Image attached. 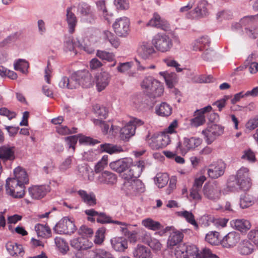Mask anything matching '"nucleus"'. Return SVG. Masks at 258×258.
I'll list each match as a JSON object with an SVG mask.
<instances>
[{
  "instance_id": "1",
  "label": "nucleus",
  "mask_w": 258,
  "mask_h": 258,
  "mask_svg": "<svg viewBox=\"0 0 258 258\" xmlns=\"http://www.w3.org/2000/svg\"><path fill=\"white\" fill-rule=\"evenodd\" d=\"M142 88L151 97L161 96L164 92L163 85L157 80L151 76L144 79L141 84Z\"/></svg>"
},
{
  "instance_id": "2",
  "label": "nucleus",
  "mask_w": 258,
  "mask_h": 258,
  "mask_svg": "<svg viewBox=\"0 0 258 258\" xmlns=\"http://www.w3.org/2000/svg\"><path fill=\"white\" fill-rule=\"evenodd\" d=\"M151 42L157 51L163 53L169 51L173 47L172 40L166 34H156L153 37Z\"/></svg>"
},
{
  "instance_id": "3",
  "label": "nucleus",
  "mask_w": 258,
  "mask_h": 258,
  "mask_svg": "<svg viewBox=\"0 0 258 258\" xmlns=\"http://www.w3.org/2000/svg\"><path fill=\"white\" fill-rule=\"evenodd\" d=\"M202 142V139L200 138H184L178 143L176 150L179 153L185 155L188 152L194 151Z\"/></svg>"
},
{
  "instance_id": "4",
  "label": "nucleus",
  "mask_w": 258,
  "mask_h": 258,
  "mask_svg": "<svg viewBox=\"0 0 258 258\" xmlns=\"http://www.w3.org/2000/svg\"><path fill=\"white\" fill-rule=\"evenodd\" d=\"M146 141L153 150H158L167 146L170 143V138L166 133L161 135H153L151 137L150 134L146 137Z\"/></svg>"
},
{
  "instance_id": "5",
  "label": "nucleus",
  "mask_w": 258,
  "mask_h": 258,
  "mask_svg": "<svg viewBox=\"0 0 258 258\" xmlns=\"http://www.w3.org/2000/svg\"><path fill=\"white\" fill-rule=\"evenodd\" d=\"M25 185L15 179L9 178L6 184L7 194L15 198H21L25 195Z\"/></svg>"
},
{
  "instance_id": "6",
  "label": "nucleus",
  "mask_w": 258,
  "mask_h": 258,
  "mask_svg": "<svg viewBox=\"0 0 258 258\" xmlns=\"http://www.w3.org/2000/svg\"><path fill=\"white\" fill-rule=\"evenodd\" d=\"M203 193L205 198L217 202L221 197V187L217 181L206 183L203 188Z\"/></svg>"
},
{
  "instance_id": "7",
  "label": "nucleus",
  "mask_w": 258,
  "mask_h": 258,
  "mask_svg": "<svg viewBox=\"0 0 258 258\" xmlns=\"http://www.w3.org/2000/svg\"><path fill=\"white\" fill-rule=\"evenodd\" d=\"M122 189L128 195L136 196L145 191V186L139 179L125 180Z\"/></svg>"
},
{
  "instance_id": "8",
  "label": "nucleus",
  "mask_w": 258,
  "mask_h": 258,
  "mask_svg": "<svg viewBox=\"0 0 258 258\" xmlns=\"http://www.w3.org/2000/svg\"><path fill=\"white\" fill-rule=\"evenodd\" d=\"M145 163L143 160L133 161L132 159V164L126 171V173L122 175V178L125 180H130L133 178H137L140 176L145 169Z\"/></svg>"
},
{
  "instance_id": "9",
  "label": "nucleus",
  "mask_w": 258,
  "mask_h": 258,
  "mask_svg": "<svg viewBox=\"0 0 258 258\" xmlns=\"http://www.w3.org/2000/svg\"><path fill=\"white\" fill-rule=\"evenodd\" d=\"M175 254L177 258H201L198 248L194 245L179 247L176 249Z\"/></svg>"
},
{
  "instance_id": "10",
  "label": "nucleus",
  "mask_w": 258,
  "mask_h": 258,
  "mask_svg": "<svg viewBox=\"0 0 258 258\" xmlns=\"http://www.w3.org/2000/svg\"><path fill=\"white\" fill-rule=\"evenodd\" d=\"M130 25L129 19L126 17H122L115 20L113 24V28L116 35L120 37H124L128 33Z\"/></svg>"
},
{
  "instance_id": "11",
  "label": "nucleus",
  "mask_w": 258,
  "mask_h": 258,
  "mask_svg": "<svg viewBox=\"0 0 258 258\" xmlns=\"http://www.w3.org/2000/svg\"><path fill=\"white\" fill-rule=\"evenodd\" d=\"M226 164L222 160L212 162L209 165L207 173L213 179H217L222 176L225 170Z\"/></svg>"
},
{
  "instance_id": "12",
  "label": "nucleus",
  "mask_w": 258,
  "mask_h": 258,
  "mask_svg": "<svg viewBox=\"0 0 258 258\" xmlns=\"http://www.w3.org/2000/svg\"><path fill=\"white\" fill-rule=\"evenodd\" d=\"M224 128L220 125L213 124L202 131L208 144H211L217 136L223 133Z\"/></svg>"
},
{
  "instance_id": "13",
  "label": "nucleus",
  "mask_w": 258,
  "mask_h": 258,
  "mask_svg": "<svg viewBox=\"0 0 258 258\" xmlns=\"http://www.w3.org/2000/svg\"><path fill=\"white\" fill-rule=\"evenodd\" d=\"M53 230L57 234H71L76 230V226L69 219L63 218L55 225Z\"/></svg>"
},
{
  "instance_id": "14",
  "label": "nucleus",
  "mask_w": 258,
  "mask_h": 258,
  "mask_svg": "<svg viewBox=\"0 0 258 258\" xmlns=\"http://www.w3.org/2000/svg\"><path fill=\"white\" fill-rule=\"evenodd\" d=\"M138 55L144 60H150L156 53L153 45L149 42L143 41L140 43L137 50Z\"/></svg>"
},
{
  "instance_id": "15",
  "label": "nucleus",
  "mask_w": 258,
  "mask_h": 258,
  "mask_svg": "<svg viewBox=\"0 0 258 258\" xmlns=\"http://www.w3.org/2000/svg\"><path fill=\"white\" fill-rule=\"evenodd\" d=\"M132 164V159L125 158L112 161L110 163V168L120 174L121 176L125 173Z\"/></svg>"
},
{
  "instance_id": "16",
  "label": "nucleus",
  "mask_w": 258,
  "mask_h": 258,
  "mask_svg": "<svg viewBox=\"0 0 258 258\" xmlns=\"http://www.w3.org/2000/svg\"><path fill=\"white\" fill-rule=\"evenodd\" d=\"M76 82L78 84L77 88L82 86L84 88L90 87L93 83L91 74L88 71H82L75 74Z\"/></svg>"
},
{
  "instance_id": "17",
  "label": "nucleus",
  "mask_w": 258,
  "mask_h": 258,
  "mask_svg": "<svg viewBox=\"0 0 258 258\" xmlns=\"http://www.w3.org/2000/svg\"><path fill=\"white\" fill-rule=\"evenodd\" d=\"M240 240L238 233L232 231L227 234L221 240V244L225 248H231L235 246Z\"/></svg>"
},
{
  "instance_id": "18",
  "label": "nucleus",
  "mask_w": 258,
  "mask_h": 258,
  "mask_svg": "<svg viewBox=\"0 0 258 258\" xmlns=\"http://www.w3.org/2000/svg\"><path fill=\"white\" fill-rule=\"evenodd\" d=\"M50 190V187L48 185H35L29 189L31 197L35 199L43 198Z\"/></svg>"
},
{
  "instance_id": "19",
  "label": "nucleus",
  "mask_w": 258,
  "mask_h": 258,
  "mask_svg": "<svg viewBox=\"0 0 258 258\" xmlns=\"http://www.w3.org/2000/svg\"><path fill=\"white\" fill-rule=\"evenodd\" d=\"M147 25L160 28L165 31L170 30L169 23L164 19H161L160 16L156 13L154 14L153 17L149 21Z\"/></svg>"
},
{
  "instance_id": "20",
  "label": "nucleus",
  "mask_w": 258,
  "mask_h": 258,
  "mask_svg": "<svg viewBox=\"0 0 258 258\" xmlns=\"http://www.w3.org/2000/svg\"><path fill=\"white\" fill-rule=\"evenodd\" d=\"M110 75L107 72H101L96 76V86L99 92L103 90L109 84Z\"/></svg>"
},
{
  "instance_id": "21",
  "label": "nucleus",
  "mask_w": 258,
  "mask_h": 258,
  "mask_svg": "<svg viewBox=\"0 0 258 258\" xmlns=\"http://www.w3.org/2000/svg\"><path fill=\"white\" fill-rule=\"evenodd\" d=\"M92 245V243L85 237H76L71 241V246L79 250L87 249L90 248Z\"/></svg>"
},
{
  "instance_id": "22",
  "label": "nucleus",
  "mask_w": 258,
  "mask_h": 258,
  "mask_svg": "<svg viewBox=\"0 0 258 258\" xmlns=\"http://www.w3.org/2000/svg\"><path fill=\"white\" fill-rule=\"evenodd\" d=\"M112 248L117 252H124L128 247V241L123 237H115L110 239Z\"/></svg>"
},
{
  "instance_id": "23",
  "label": "nucleus",
  "mask_w": 258,
  "mask_h": 258,
  "mask_svg": "<svg viewBox=\"0 0 258 258\" xmlns=\"http://www.w3.org/2000/svg\"><path fill=\"white\" fill-rule=\"evenodd\" d=\"M117 176L109 171H105L98 177V182L101 184L113 185L117 181Z\"/></svg>"
},
{
  "instance_id": "24",
  "label": "nucleus",
  "mask_w": 258,
  "mask_h": 258,
  "mask_svg": "<svg viewBox=\"0 0 258 258\" xmlns=\"http://www.w3.org/2000/svg\"><path fill=\"white\" fill-rule=\"evenodd\" d=\"M15 148L14 146L4 145L0 147V159L6 160H13L15 158Z\"/></svg>"
},
{
  "instance_id": "25",
  "label": "nucleus",
  "mask_w": 258,
  "mask_h": 258,
  "mask_svg": "<svg viewBox=\"0 0 258 258\" xmlns=\"http://www.w3.org/2000/svg\"><path fill=\"white\" fill-rule=\"evenodd\" d=\"M58 84L61 88H68L69 89L77 88L78 85V84L76 82L74 74L72 75L70 78L66 76L62 77L59 80Z\"/></svg>"
},
{
  "instance_id": "26",
  "label": "nucleus",
  "mask_w": 258,
  "mask_h": 258,
  "mask_svg": "<svg viewBox=\"0 0 258 258\" xmlns=\"http://www.w3.org/2000/svg\"><path fill=\"white\" fill-rule=\"evenodd\" d=\"M254 245L248 240L241 241L238 245L237 251L241 255H248L254 251Z\"/></svg>"
},
{
  "instance_id": "27",
  "label": "nucleus",
  "mask_w": 258,
  "mask_h": 258,
  "mask_svg": "<svg viewBox=\"0 0 258 258\" xmlns=\"http://www.w3.org/2000/svg\"><path fill=\"white\" fill-rule=\"evenodd\" d=\"M208 3L206 0H201L198 3V5L194 10L193 16H191L193 18H197L206 16L208 13V9L207 6Z\"/></svg>"
},
{
  "instance_id": "28",
  "label": "nucleus",
  "mask_w": 258,
  "mask_h": 258,
  "mask_svg": "<svg viewBox=\"0 0 258 258\" xmlns=\"http://www.w3.org/2000/svg\"><path fill=\"white\" fill-rule=\"evenodd\" d=\"M82 201L89 206H94L96 204V199L95 195L92 193H87L84 190H79L78 191Z\"/></svg>"
},
{
  "instance_id": "29",
  "label": "nucleus",
  "mask_w": 258,
  "mask_h": 258,
  "mask_svg": "<svg viewBox=\"0 0 258 258\" xmlns=\"http://www.w3.org/2000/svg\"><path fill=\"white\" fill-rule=\"evenodd\" d=\"M231 225L237 230L245 232L251 228L250 222L245 219H236L231 221Z\"/></svg>"
},
{
  "instance_id": "30",
  "label": "nucleus",
  "mask_w": 258,
  "mask_h": 258,
  "mask_svg": "<svg viewBox=\"0 0 258 258\" xmlns=\"http://www.w3.org/2000/svg\"><path fill=\"white\" fill-rule=\"evenodd\" d=\"M72 7L68 8L66 15V21L68 25L69 32L71 33L74 32L77 24V19L75 15L72 12Z\"/></svg>"
},
{
  "instance_id": "31",
  "label": "nucleus",
  "mask_w": 258,
  "mask_h": 258,
  "mask_svg": "<svg viewBox=\"0 0 258 258\" xmlns=\"http://www.w3.org/2000/svg\"><path fill=\"white\" fill-rule=\"evenodd\" d=\"M135 131L136 126L128 122L121 128L120 131V138L123 140H127L135 135Z\"/></svg>"
},
{
  "instance_id": "32",
  "label": "nucleus",
  "mask_w": 258,
  "mask_h": 258,
  "mask_svg": "<svg viewBox=\"0 0 258 258\" xmlns=\"http://www.w3.org/2000/svg\"><path fill=\"white\" fill-rule=\"evenodd\" d=\"M133 255L136 258H152L150 250L147 247L139 244L135 248Z\"/></svg>"
},
{
  "instance_id": "33",
  "label": "nucleus",
  "mask_w": 258,
  "mask_h": 258,
  "mask_svg": "<svg viewBox=\"0 0 258 258\" xmlns=\"http://www.w3.org/2000/svg\"><path fill=\"white\" fill-rule=\"evenodd\" d=\"M210 40L208 36H202L197 39L193 44V50L202 51L209 47Z\"/></svg>"
},
{
  "instance_id": "34",
  "label": "nucleus",
  "mask_w": 258,
  "mask_h": 258,
  "mask_svg": "<svg viewBox=\"0 0 258 258\" xmlns=\"http://www.w3.org/2000/svg\"><path fill=\"white\" fill-rule=\"evenodd\" d=\"M14 177L12 178L25 184L28 183L29 179L25 170L22 167H18L14 170Z\"/></svg>"
},
{
  "instance_id": "35",
  "label": "nucleus",
  "mask_w": 258,
  "mask_h": 258,
  "mask_svg": "<svg viewBox=\"0 0 258 258\" xmlns=\"http://www.w3.org/2000/svg\"><path fill=\"white\" fill-rule=\"evenodd\" d=\"M79 175L84 179L91 180L93 178V172L87 165H80L78 167Z\"/></svg>"
},
{
  "instance_id": "36",
  "label": "nucleus",
  "mask_w": 258,
  "mask_h": 258,
  "mask_svg": "<svg viewBox=\"0 0 258 258\" xmlns=\"http://www.w3.org/2000/svg\"><path fill=\"white\" fill-rule=\"evenodd\" d=\"M256 198L249 194H245L240 199V207L242 209L248 208L256 203Z\"/></svg>"
},
{
  "instance_id": "37",
  "label": "nucleus",
  "mask_w": 258,
  "mask_h": 258,
  "mask_svg": "<svg viewBox=\"0 0 258 258\" xmlns=\"http://www.w3.org/2000/svg\"><path fill=\"white\" fill-rule=\"evenodd\" d=\"M6 247L7 251L12 256L17 255L22 252V246L14 242H8Z\"/></svg>"
},
{
  "instance_id": "38",
  "label": "nucleus",
  "mask_w": 258,
  "mask_h": 258,
  "mask_svg": "<svg viewBox=\"0 0 258 258\" xmlns=\"http://www.w3.org/2000/svg\"><path fill=\"white\" fill-rule=\"evenodd\" d=\"M172 107L166 102H162L156 109L157 113L162 116H168L172 113Z\"/></svg>"
},
{
  "instance_id": "39",
  "label": "nucleus",
  "mask_w": 258,
  "mask_h": 258,
  "mask_svg": "<svg viewBox=\"0 0 258 258\" xmlns=\"http://www.w3.org/2000/svg\"><path fill=\"white\" fill-rule=\"evenodd\" d=\"M142 224L146 228L153 231L161 228V224L159 222L155 221L150 218L142 220Z\"/></svg>"
},
{
  "instance_id": "40",
  "label": "nucleus",
  "mask_w": 258,
  "mask_h": 258,
  "mask_svg": "<svg viewBox=\"0 0 258 258\" xmlns=\"http://www.w3.org/2000/svg\"><path fill=\"white\" fill-rule=\"evenodd\" d=\"M35 229L38 236L47 238L50 235L51 230L47 226L38 224L35 226Z\"/></svg>"
},
{
  "instance_id": "41",
  "label": "nucleus",
  "mask_w": 258,
  "mask_h": 258,
  "mask_svg": "<svg viewBox=\"0 0 258 258\" xmlns=\"http://www.w3.org/2000/svg\"><path fill=\"white\" fill-rule=\"evenodd\" d=\"M183 237V235L181 232L179 231L173 232L169 237L168 245L171 246L176 245L182 240Z\"/></svg>"
},
{
  "instance_id": "42",
  "label": "nucleus",
  "mask_w": 258,
  "mask_h": 258,
  "mask_svg": "<svg viewBox=\"0 0 258 258\" xmlns=\"http://www.w3.org/2000/svg\"><path fill=\"white\" fill-rule=\"evenodd\" d=\"M54 242L58 250L62 254H65L69 250V247L66 240L60 237H56L54 239Z\"/></svg>"
},
{
  "instance_id": "43",
  "label": "nucleus",
  "mask_w": 258,
  "mask_h": 258,
  "mask_svg": "<svg viewBox=\"0 0 258 258\" xmlns=\"http://www.w3.org/2000/svg\"><path fill=\"white\" fill-rule=\"evenodd\" d=\"M100 150L110 154L120 152L122 151L121 147L113 145L110 144H104L100 145Z\"/></svg>"
},
{
  "instance_id": "44",
  "label": "nucleus",
  "mask_w": 258,
  "mask_h": 258,
  "mask_svg": "<svg viewBox=\"0 0 258 258\" xmlns=\"http://www.w3.org/2000/svg\"><path fill=\"white\" fill-rule=\"evenodd\" d=\"M103 38L108 40L111 45L115 48H117L120 44L119 39L109 31L106 30L103 32Z\"/></svg>"
},
{
  "instance_id": "45",
  "label": "nucleus",
  "mask_w": 258,
  "mask_h": 258,
  "mask_svg": "<svg viewBox=\"0 0 258 258\" xmlns=\"http://www.w3.org/2000/svg\"><path fill=\"white\" fill-rule=\"evenodd\" d=\"M220 234L216 231H211L207 233L206 235V240L212 245H218L221 243V240L219 238Z\"/></svg>"
},
{
  "instance_id": "46",
  "label": "nucleus",
  "mask_w": 258,
  "mask_h": 258,
  "mask_svg": "<svg viewBox=\"0 0 258 258\" xmlns=\"http://www.w3.org/2000/svg\"><path fill=\"white\" fill-rule=\"evenodd\" d=\"M78 12L83 18L92 17L93 15L91 7L85 3L79 6Z\"/></svg>"
},
{
  "instance_id": "47",
  "label": "nucleus",
  "mask_w": 258,
  "mask_h": 258,
  "mask_svg": "<svg viewBox=\"0 0 258 258\" xmlns=\"http://www.w3.org/2000/svg\"><path fill=\"white\" fill-rule=\"evenodd\" d=\"M169 180L166 173H158L155 177V182L159 188H162L166 185Z\"/></svg>"
},
{
  "instance_id": "48",
  "label": "nucleus",
  "mask_w": 258,
  "mask_h": 258,
  "mask_svg": "<svg viewBox=\"0 0 258 258\" xmlns=\"http://www.w3.org/2000/svg\"><path fill=\"white\" fill-rule=\"evenodd\" d=\"M235 180H240V179H251L250 177V173L249 169L245 167H241L236 172L235 177Z\"/></svg>"
},
{
  "instance_id": "49",
  "label": "nucleus",
  "mask_w": 258,
  "mask_h": 258,
  "mask_svg": "<svg viewBox=\"0 0 258 258\" xmlns=\"http://www.w3.org/2000/svg\"><path fill=\"white\" fill-rule=\"evenodd\" d=\"M29 68V64L27 61L24 59H19L14 64V69L16 71H19L23 74H26Z\"/></svg>"
},
{
  "instance_id": "50",
  "label": "nucleus",
  "mask_w": 258,
  "mask_h": 258,
  "mask_svg": "<svg viewBox=\"0 0 258 258\" xmlns=\"http://www.w3.org/2000/svg\"><path fill=\"white\" fill-rule=\"evenodd\" d=\"M195 117L191 119L190 120V123L192 126L195 127H198L203 124L205 121V116H203L199 114L196 111L195 112Z\"/></svg>"
},
{
  "instance_id": "51",
  "label": "nucleus",
  "mask_w": 258,
  "mask_h": 258,
  "mask_svg": "<svg viewBox=\"0 0 258 258\" xmlns=\"http://www.w3.org/2000/svg\"><path fill=\"white\" fill-rule=\"evenodd\" d=\"M236 184L239 188L244 191L248 190L251 186L252 182L251 179H243L236 180Z\"/></svg>"
},
{
  "instance_id": "52",
  "label": "nucleus",
  "mask_w": 258,
  "mask_h": 258,
  "mask_svg": "<svg viewBox=\"0 0 258 258\" xmlns=\"http://www.w3.org/2000/svg\"><path fill=\"white\" fill-rule=\"evenodd\" d=\"M181 215L190 224L193 225L196 229L198 228V224L196 222L194 215L191 212L184 211L181 212Z\"/></svg>"
},
{
  "instance_id": "53",
  "label": "nucleus",
  "mask_w": 258,
  "mask_h": 258,
  "mask_svg": "<svg viewBox=\"0 0 258 258\" xmlns=\"http://www.w3.org/2000/svg\"><path fill=\"white\" fill-rule=\"evenodd\" d=\"M96 55L103 60H106L108 61H111L114 59V55L112 53L106 52L102 50H97Z\"/></svg>"
},
{
  "instance_id": "54",
  "label": "nucleus",
  "mask_w": 258,
  "mask_h": 258,
  "mask_svg": "<svg viewBox=\"0 0 258 258\" xmlns=\"http://www.w3.org/2000/svg\"><path fill=\"white\" fill-rule=\"evenodd\" d=\"M108 163V156L104 155L95 166V171L99 173L104 169Z\"/></svg>"
},
{
  "instance_id": "55",
  "label": "nucleus",
  "mask_w": 258,
  "mask_h": 258,
  "mask_svg": "<svg viewBox=\"0 0 258 258\" xmlns=\"http://www.w3.org/2000/svg\"><path fill=\"white\" fill-rule=\"evenodd\" d=\"M105 230L103 228L99 229L96 232L94 242L96 244H101L104 239Z\"/></svg>"
},
{
  "instance_id": "56",
  "label": "nucleus",
  "mask_w": 258,
  "mask_h": 258,
  "mask_svg": "<svg viewBox=\"0 0 258 258\" xmlns=\"http://www.w3.org/2000/svg\"><path fill=\"white\" fill-rule=\"evenodd\" d=\"M75 46L76 44L72 37H69L66 38L64 42V50L66 51H74Z\"/></svg>"
},
{
  "instance_id": "57",
  "label": "nucleus",
  "mask_w": 258,
  "mask_h": 258,
  "mask_svg": "<svg viewBox=\"0 0 258 258\" xmlns=\"http://www.w3.org/2000/svg\"><path fill=\"white\" fill-rule=\"evenodd\" d=\"M241 159L246 160L249 162H254L256 160L255 154L250 149L246 150L243 151Z\"/></svg>"
},
{
  "instance_id": "58",
  "label": "nucleus",
  "mask_w": 258,
  "mask_h": 258,
  "mask_svg": "<svg viewBox=\"0 0 258 258\" xmlns=\"http://www.w3.org/2000/svg\"><path fill=\"white\" fill-rule=\"evenodd\" d=\"M78 233L81 237L87 238V237L92 235L93 231L91 228L86 226L83 225L80 228Z\"/></svg>"
},
{
  "instance_id": "59",
  "label": "nucleus",
  "mask_w": 258,
  "mask_h": 258,
  "mask_svg": "<svg viewBox=\"0 0 258 258\" xmlns=\"http://www.w3.org/2000/svg\"><path fill=\"white\" fill-rule=\"evenodd\" d=\"M95 255V252L93 251H82L78 250L74 253L73 258H89Z\"/></svg>"
},
{
  "instance_id": "60",
  "label": "nucleus",
  "mask_w": 258,
  "mask_h": 258,
  "mask_svg": "<svg viewBox=\"0 0 258 258\" xmlns=\"http://www.w3.org/2000/svg\"><path fill=\"white\" fill-rule=\"evenodd\" d=\"M163 61L168 67L175 68L176 71L178 72H180L182 70V69L179 67L180 64L176 61L171 59L170 57L165 58Z\"/></svg>"
},
{
  "instance_id": "61",
  "label": "nucleus",
  "mask_w": 258,
  "mask_h": 258,
  "mask_svg": "<svg viewBox=\"0 0 258 258\" xmlns=\"http://www.w3.org/2000/svg\"><path fill=\"white\" fill-rule=\"evenodd\" d=\"M114 5L117 10H127L129 8V3L127 0H114Z\"/></svg>"
},
{
  "instance_id": "62",
  "label": "nucleus",
  "mask_w": 258,
  "mask_h": 258,
  "mask_svg": "<svg viewBox=\"0 0 258 258\" xmlns=\"http://www.w3.org/2000/svg\"><path fill=\"white\" fill-rule=\"evenodd\" d=\"M248 239L258 246V230H251L247 235Z\"/></svg>"
},
{
  "instance_id": "63",
  "label": "nucleus",
  "mask_w": 258,
  "mask_h": 258,
  "mask_svg": "<svg viewBox=\"0 0 258 258\" xmlns=\"http://www.w3.org/2000/svg\"><path fill=\"white\" fill-rule=\"evenodd\" d=\"M201 189L191 188L190 191V197L196 202H199L202 200V197L200 194Z\"/></svg>"
},
{
  "instance_id": "64",
  "label": "nucleus",
  "mask_w": 258,
  "mask_h": 258,
  "mask_svg": "<svg viewBox=\"0 0 258 258\" xmlns=\"http://www.w3.org/2000/svg\"><path fill=\"white\" fill-rule=\"evenodd\" d=\"M95 253L99 258H115L111 252L104 249H99Z\"/></svg>"
}]
</instances>
